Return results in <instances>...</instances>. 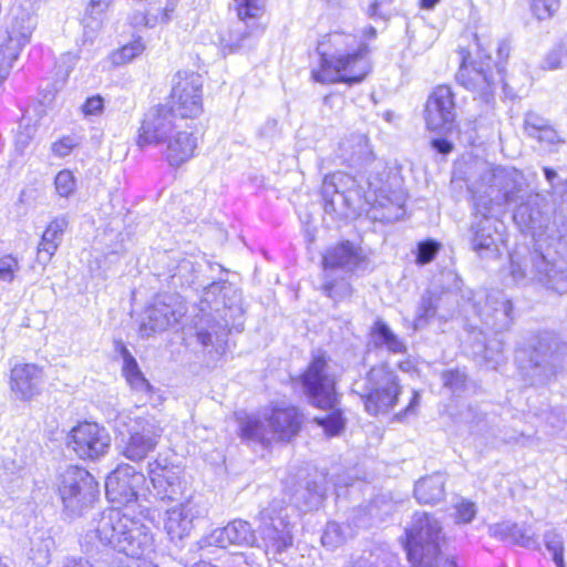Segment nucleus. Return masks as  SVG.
<instances>
[{"mask_svg": "<svg viewBox=\"0 0 567 567\" xmlns=\"http://www.w3.org/2000/svg\"><path fill=\"white\" fill-rule=\"evenodd\" d=\"M329 42L334 47V52L330 55L326 52L320 53V68L312 70V79L322 84L361 82L370 71L365 58L368 45L363 42L358 43L354 35L343 32L330 34Z\"/></svg>", "mask_w": 567, "mask_h": 567, "instance_id": "1", "label": "nucleus"}, {"mask_svg": "<svg viewBox=\"0 0 567 567\" xmlns=\"http://www.w3.org/2000/svg\"><path fill=\"white\" fill-rule=\"evenodd\" d=\"M300 380L309 402L321 410L329 411L326 416L315 417L317 424L330 436L339 434L344 426V421L338 408L334 374L324 352L319 350L312 352L311 361Z\"/></svg>", "mask_w": 567, "mask_h": 567, "instance_id": "2", "label": "nucleus"}, {"mask_svg": "<svg viewBox=\"0 0 567 567\" xmlns=\"http://www.w3.org/2000/svg\"><path fill=\"white\" fill-rule=\"evenodd\" d=\"M474 37L477 59L473 60L470 51L461 49V66L456 79L461 85L476 93L484 103L489 104L494 100L497 83L503 81L504 63L509 56L511 47L508 41H499L497 45L498 61L494 63L492 56L485 54L478 37L476 34Z\"/></svg>", "mask_w": 567, "mask_h": 567, "instance_id": "3", "label": "nucleus"}, {"mask_svg": "<svg viewBox=\"0 0 567 567\" xmlns=\"http://www.w3.org/2000/svg\"><path fill=\"white\" fill-rule=\"evenodd\" d=\"M470 189L474 200L484 196L487 206L495 209L524 200L529 194V184L523 172L514 167L486 166Z\"/></svg>", "mask_w": 567, "mask_h": 567, "instance_id": "4", "label": "nucleus"}, {"mask_svg": "<svg viewBox=\"0 0 567 567\" xmlns=\"http://www.w3.org/2000/svg\"><path fill=\"white\" fill-rule=\"evenodd\" d=\"M241 439L269 445L272 441H289L299 431L301 416L293 406H274L259 415L238 417Z\"/></svg>", "mask_w": 567, "mask_h": 567, "instance_id": "5", "label": "nucleus"}, {"mask_svg": "<svg viewBox=\"0 0 567 567\" xmlns=\"http://www.w3.org/2000/svg\"><path fill=\"white\" fill-rule=\"evenodd\" d=\"M214 288L221 291L223 286H208L204 288L203 299L200 300V308L198 315L195 317L194 327L196 330L197 341L203 346L204 349L212 348L217 357H221L226 351L227 336L231 329L240 331L243 329L241 321H233L231 323L227 319L228 312L233 317L236 315L241 318L243 310L239 307H224L223 310L216 308L214 313L208 310H213L209 305L208 296L215 293L210 291Z\"/></svg>", "mask_w": 567, "mask_h": 567, "instance_id": "6", "label": "nucleus"}, {"mask_svg": "<svg viewBox=\"0 0 567 567\" xmlns=\"http://www.w3.org/2000/svg\"><path fill=\"white\" fill-rule=\"evenodd\" d=\"M38 23L37 1L21 0L11 9L7 37L0 42V78L8 75L22 50L31 42Z\"/></svg>", "mask_w": 567, "mask_h": 567, "instance_id": "7", "label": "nucleus"}, {"mask_svg": "<svg viewBox=\"0 0 567 567\" xmlns=\"http://www.w3.org/2000/svg\"><path fill=\"white\" fill-rule=\"evenodd\" d=\"M441 524L427 513H415L405 528L404 548L414 567H436L440 554Z\"/></svg>", "mask_w": 567, "mask_h": 567, "instance_id": "8", "label": "nucleus"}, {"mask_svg": "<svg viewBox=\"0 0 567 567\" xmlns=\"http://www.w3.org/2000/svg\"><path fill=\"white\" fill-rule=\"evenodd\" d=\"M352 392L360 396L369 414L377 415L396 404L401 386L396 374L386 364H381L371 368L364 379L355 381Z\"/></svg>", "mask_w": 567, "mask_h": 567, "instance_id": "9", "label": "nucleus"}, {"mask_svg": "<svg viewBox=\"0 0 567 567\" xmlns=\"http://www.w3.org/2000/svg\"><path fill=\"white\" fill-rule=\"evenodd\" d=\"M56 491L63 514L74 518L82 516L96 501L99 484L85 468L68 466L58 477Z\"/></svg>", "mask_w": 567, "mask_h": 567, "instance_id": "10", "label": "nucleus"}, {"mask_svg": "<svg viewBox=\"0 0 567 567\" xmlns=\"http://www.w3.org/2000/svg\"><path fill=\"white\" fill-rule=\"evenodd\" d=\"M543 197L539 194H527L515 208L513 219L523 233H529L537 239L561 240L567 231L556 221V208L549 216L540 208Z\"/></svg>", "mask_w": 567, "mask_h": 567, "instance_id": "11", "label": "nucleus"}, {"mask_svg": "<svg viewBox=\"0 0 567 567\" xmlns=\"http://www.w3.org/2000/svg\"><path fill=\"white\" fill-rule=\"evenodd\" d=\"M286 508L280 501H274L259 513L261 545L267 555H279L293 544L292 526L284 514Z\"/></svg>", "mask_w": 567, "mask_h": 567, "instance_id": "12", "label": "nucleus"}, {"mask_svg": "<svg viewBox=\"0 0 567 567\" xmlns=\"http://www.w3.org/2000/svg\"><path fill=\"white\" fill-rule=\"evenodd\" d=\"M186 311V305L181 296H157L142 318L138 330L141 337L150 338L155 333L175 327L185 316Z\"/></svg>", "mask_w": 567, "mask_h": 567, "instance_id": "13", "label": "nucleus"}, {"mask_svg": "<svg viewBox=\"0 0 567 567\" xmlns=\"http://www.w3.org/2000/svg\"><path fill=\"white\" fill-rule=\"evenodd\" d=\"M560 240L537 239L529 252V272L539 282L567 281V260L559 254Z\"/></svg>", "mask_w": 567, "mask_h": 567, "instance_id": "14", "label": "nucleus"}, {"mask_svg": "<svg viewBox=\"0 0 567 567\" xmlns=\"http://www.w3.org/2000/svg\"><path fill=\"white\" fill-rule=\"evenodd\" d=\"M203 79L195 72H177L173 79L171 109L183 118L197 117L203 112Z\"/></svg>", "mask_w": 567, "mask_h": 567, "instance_id": "15", "label": "nucleus"}, {"mask_svg": "<svg viewBox=\"0 0 567 567\" xmlns=\"http://www.w3.org/2000/svg\"><path fill=\"white\" fill-rule=\"evenodd\" d=\"M207 515L208 508L203 502L188 497L185 502L166 509L164 530L169 540L177 544L189 537L196 522L204 519Z\"/></svg>", "mask_w": 567, "mask_h": 567, "instance_id": "16", "label": "nucleus"}, {"mask_svg": "<svg viewBox=\"0 0 567 567\" xmlns=\"http://www.w3.org/2000/svg\"><path fill=\"white\" fill-rule=\"evenodd\" d=\"M146 478L143 473L128 464H120L105 481V494L110 502L125 505L144 496Z\"/></svg>", "mask_w": 567, "mask_h": 567, "instance_id": "17", "label": "nucleus"}, {"mask_svg": "<svg viewBox=\"0 0 567 567\" xmlns=\"http://www.w3.org/2000/svg\"><path fill=\"white\" fill-rule=\"evenodd\" d=\"M68 446L82 460H97L111 446L109 432L95 422H82L68 436Z\"/></svg>", "mask_w": 567, "mask_h": 567, "instance_id": "18", "label": "nucleus"}, {"mask_svg": "<svg viewBox=\"0 0 567 567\" xmlns=\"http://www.w3.org/2000/svg\"><path fill=\"white\" fill-rule=\"evenodd\" d=\"M475 220L471 230L473 249L480 255L494 254L497 250V243L502 240L499 226H503L497 219L493 218L495 209L487 206L484 196L475 197Z\"/></svg>", "mask_w": 567, "mask_h": 567, "instance_id": "19", "label": "nucleus"}, {"mask_svg": "<svg viewBox=\"0 0 567 567\" xmlns=\"http://www.w3.org/2000/svg\"><path fill=\"white\" fill-rule=\"evenodd\" d=\"M133 517L130 507L107 508L93 519L89 532L93 533L102 545L110 546L120 553L122 538L125 533L127 534V527L132 526Z\"/></svg>", "mask_w": 567, "mask_h": 567, "instance_id": "20", "label": "nucleus"}, {"mask_svg": "<svg viewBox=\"0 0 567 567\" xmlns=\"http://www.w3.org/2000/svg\"><path fill=\"white\" fill-rule=\"evenodd\" d=\"M176 128L175 112L169 106L162 104L153 106L142 120L137 145L145 147L163 144Z\"/></svg>", "mask_w": 567, "mask_h": 567, "instance_id": "21", "label": "nucleus"}, {"mask_svg": "<svg viewBox=\"0 0 567 567\" xmlns=\"http://www.w3.org/2000/svg\"><path fill=\"white\" fill-rule=\"evenodd\" d=\"M234 2L237 16L245 23V28L237 29L230 34V52L254 45L256 35L262 31L258 19L265 10L264 0H234Z\"/></svg>", "mask_w": 567, "mask_h": 567, "instance_id": "22", "label": "nucleus"}, {"mask_svg": "<svg viewBox=\"0 0 567 567\" xmlns=\"http://www.w3.org/2000/svg\"><path fill=\"white\" fill-rule=\"evenodd\" d=\"M148 474L155 492L161 501H178L185 494V483L182 481V468L167 464L166 461L155 460L148 464Z\"/></svg>", "mask_w": 567, "mask_h": 567, "instance_id": "23", "label": "nucleus"}, {"mask_svg": "<svg viewBox=\"0 0 567 567\" xmlns=\"http://www.w3.org/2000/svg\"><path fill=\"white\" fill-rule=\"evenodd\" d=\"M198 545L200 548L210 546L219 548H226L228 546H259V544H257L256 533L250 523L243 519H234L225 527L212 530L199 539Z\"/></svg>", "mask_w": 567, "mask_h": 567, "instance_id": "24", "label": "nucleus"}, {"mask_svg": "<svg viewBox=\"0 0 567 567\" xmlns=\"http://www.w3.org/2000/svg\"><path fill=\"white\" fill-rule=\"evenodd\" d=\"M455 120L454 95L450 86L439 85L425 105L426 126L431 131H450Z\"/></svg>", "mask_w": 567, "mask_h": 567, "instance_id": "25", "label": "nucleus"}, {"mask_svg": "<svg viewBox=\"0 0 567 567\" xmlns=\"http://www.w3.org/2000/svg\"><path fill=\"white\" fill-rule=\"evenodd\" d=\"M527 355V364L522 365L523 373L536 382H545L557 373L559 368L558 357L553 352L547 342L538 341L530 352L520 351L518 360Z\"/></svg>", "mask_w": 567, "mask_h": 567, "instance_id": "26", "label": "nucleus"}, {"mask_svg": "<svg viewBox=\"0 0 567 567\" xmlns=\"http://www.w3.org/2000/svg\"><path fill=\"white\" fill-rule=\"evenodd\" d=\"M43 371L33 363H18L10 372V390L20 401H30L41 392Z\"/></svg>", "mask_w": 567, "mask_h": 567, "instance_id": "27", "label": "nucleus"}, {"mask_svg": "<svg viewBox=\"0 0 567 567\" xmlns=\"http://www.w3.org/2000/svg\"><path fill=\"white\" fill-rule=\"evenodd\" d=\"M120 553L127 557L141 559L154 550V537L150 526L142 518L133 517L132 526L127 527L122 538Z\"/></svg>", "mask_w": 567, "mask_h": 567, "instance_id": "28", "label": "nucleus"}, {"mask_svg": "<svg viewBox=\"0 0 567 567\" xmlns=\"http://www.w3.org/2000/svg\"><path fill=\"white\" fill-rule=\"evenodd\" d=\"M322 264L326 269L355 271L364 267L367 262L362 249L351 241L344 240L326 250L322 256Z\"/></svg>", "mask_w": 567, "mask_h": 567, "instance_id": "29", "label": "nucleus"}, {"mask_svg": "<svg viewBox=\"0 0 567 567\" xmlns=\"http://www.w3.org/2000/svg\"><path fill=\"white\" fill-rule=\"evenodd\" d=\"M117 422L125 432H137L138 436L150 437L157 444L163 435L161 421L150 413L137 414L135 411H122L117 415Z\"/></svg>", "mask_w": 567, "mask_h": 567, "instance_id": "30", "label": "nucleus"}, {"mask_svg": "<svg viewBox=\"0 0 567 567\" xmlns=\"http://www.w3.org/2000/svg\"><path fill=\"white\" fill-rule=\"evenodd\" d=\"M166 148L163 153L168 165L179 167L194 156L197 147V138L192 132L176 131L164 142Z\"/></svg>", "mask_w": 567, "mask_h": 567, "instance_id": "31", "label": "nucleus"}, {"mask_svg": "<svg viewBox=\"0 0 567 567\" xmlns=\"http://www.w3.org/2000/svg\"><path fill=\"white\" fill-rule=\"evenodd\" d=\"M512 310L511 300L503 296H488L484 307L480 309V315L484 318L487 327L495 330V332H501L507 330L513 323Z\"/></svg>", "mask_w": 567, "mask_h": 567, "instance_id": "32", "label": "nucleus"}, {"mask_svg": "<svg viewBox=\"0 0 567 567\" xmlns=\"http://www.w3.org/2000/svg\"><path fill=\"white\" fill-rule=\"evenodd\" d=\"M69 225L66 215L55 217L45 228L38 247V260L42 264L48 262L55 254L63 237V233Z\"/></svg>", "mask_w": 567, "mask_h": 567, "instance_id": "33", "label": "nucleus"}, {"mask_svg": "<svg viewBox=\"0 0 567 567\" xmlns=\"http://www.w3.org/2000/svg\"><path fill=\"white\" fill-rule=\"evenodd\" d=\"M524 128L526 134L537 140L544 147L553 151V147L561 143L560 136L557 131L549 125L548 121L534 112H528L525 115Z\"/></svg>", "mask_w": 567, "mask_h": 567, "instance_id": "34", "label": "nucleus"}, {"mask_svg": "<svg viewBox=\"0 0 567 567\" xmlns=\"http://www.w3.org/2000/svg\"><path fill=\"white\" fill-rule=\"evenodd\" d=\"M544 177L549 185V194L555 199L559 198L556 205V221L567 231V178L561 177L554 168L543 167Z\"/></svg>", "mask_w": 567, "mask_h": 567, "instance_id": "35", "label": "nucleus"}, {"mask_svg": "<svg viewBox=\"0 0 567 567\" xmlns=\"http://www.w3.org/2000/svg\"><path fill=\"white\" fill-rule=\"evenodd\" d=\"M338 192L352 194L354 198L360 199L364 195L365 189L358 177L343 172H337L326 176L321 194L327 196Z\"/></svg>", "mask_w": 567, "mask_h": 567, "instance_id": "36", "label": "nucleus"}, {"mask_svg": "<svg viewBox=\"0 0 567 567\" xmlns=\"http://www.w3.org/2000/svg\"><path fill=\"white\" fill-rule=\"evenodd\" d=\"M120 353L123 359L122 371L126 382L135 392L150 396L153 391V386L143 375L135 358L123 344L121 346Z\"/></svg>", "mask_w": 567, "mask_h": 567, "instance_id": "37", "label": "nucleus"}, {"mask_svg": "<svg viewBox=\"0 0 567 567\" xmlns=\"http://www.w3.org/2000/svg\"><path fill=\"white\" fill-rule=\"evenodd\" d=\"M446 477L443 473H434L422 477L414 487L415 498L420 503L432 504L443 499Z\"/></svg>", "mask_w": 567, "mask_h": 567, "instance_id": "38", "label": "nucleus"}, {"mask_svg": "<svg viewBox=\"0 0 567 567\" xmlns=\"http://www.w3.org/2000/svg\"><path fill=\"white\" fill-rule=\"evenodd\" d=\"M123 437L121 453L124 457L132 462H142L157 447V443L151 441L150 437L138 436V433L125 432Z\"/></svg>", "mask_w": 567, "mask_h": 567, "instance_id": "39", "label": "nucleus"}, {"mask_svg": "<svg viewBox=\"0 0 567 567\" xmlns=\"http://www.w3.org/2000/svg\"><path fill=\"white\" fill-rule=\"evenodd\" d=\"M492 536L519 545L522 547L532 548L537 545V540L533 535L527 534L526 529L512 522H503L489 527Z\"/></svg>", "mask_w": 567, "mask_h": 567, "instance_id": "40", "label": "nucleus"}, {"mask_svg": "<svg viewBox=\"0 0 567 567\" xmlns=\"http://www.w3.org/2000/svg\"><path fill=\"white\" fill-rule=\"evenodd\" d=\"M340 148L342 157L351 166L368 162L372 155L364 135H353L349 140L341 142Z\"/></svg>", "mask_w": 567, "mask_h": 567, "instance_id": "41", "label": "nucleus"}, {"mask_svg": "<svg viewBox=\"0 0 567 567\" xmlns=\"http://www.w3.org/2000/svg\"><path fill=\"white\" fill-rule=\"evenodd\" d=\"M371 340L375 347L385 348L392 353H403L406 350L404 342L382 320L374 322L371 330Z\"/></svg>", "mask_w": 567, "mask_h": 567, "instance_id": "42", "label": "nucleus"}, {"mask_svg": "<svg viewBox=\"0 0 567 567\" xmlns=\"http://www.w3.org/2000/svg\"><path fill=\"white\" fill-rule=\"evenodd\" d=\"M54 539L48 532H40L33 535L30 539L29 558L37 566H45L50 563L51 551L54 547Z\"/></svg>", "mask_w": 567, "mask_h": 567, "instance_id": "43", "label": "nucleus"}, {"mask_svg": "<svg viewBox=\"0 0 567 567\" xmlns=\"http://www.w3.org/2000/svg\"><path fill=\"white\" fill-rule=\"evenodd\" d=\"M355 530L350 524H338L330 522L327 524L321 537L324 547L333 550L343 545L349 538L353 537Z\"/></svg>", "mask_w": 567, "mask_h": 567, "instance_id": "44", "label": "nucleus"}, {"mask_svg": "<svg viewBox=\"0 0 567 567\" xmlns=\"http://www.w3.org/2000/svg\"><path fill=\"white\" fill-rule=\"evenodd\" d=\"M368 190L379 194L381 197H386L390 192L389 172L382 162H373L367 177Z\"/></svg>", "mask_w": 567, "mask_h": 567, "instance_id": "45", "label": "nucleus"}, {"mask_svg": "<svg viewBox=\"0 0 567 567\" xmlns=\"http://www.w3.org/2000/svg\"><path fill=\"white\" fill-rule=\"evenodd\" d=\"M322 199L326 214H336L340 217L347 216L348 210L353 208L355 202L359 200L352 194L341 192L322 196Z\"/></svg>", "mask_w": 567, "mask_h": 567, "instance_id": "46", "label": "nucleus"}, {"mask_svg": "<svg viewBox=\"0 0 567 567\" xmlns=\"http://www.w3.org/2000/svg\"><path fill=\"white\" fill-rule=\"evenodd\" d=\"M145 50V44L141 38L133 40L132 42L123 45L118 50L112 52L110 55L113 65H123L130 63L135 58L141 55Z\"/></svg>", "mask_w": 567, "mask_h": 567, "instance_id": "47", "label": "nucleus"}, {"mask_svg": "<svg viewBox=\"0 0 567 567\" xmlns=\"http://www.w3.org/2000/svg\"><path fill=\"white\" fill-rule=\"evenodd\" d=\"M112 3L113 0H90L84 19L86 27L93 30L101 28L104 16Z\"/></svg>", "mask_w": 567, "mask_h": 567, "instance_id": "48", "label": "nucleus"}, {"mask_svg": "<svg viewBox=\"0 0 567 567\" xmlns=\"http://www.w3.org/2000/svg\"><path fill=\"white\" fill-rule=\"evenodd\" d=\"M177 3L178 0H156L148 4L147 11L156 18V25L166 24L174 18Z\"/></svg>", "mask_w": 567, "mask_h": 567, "instance_id": "49", "label": "nucleus"}, {"mask_svg": "<svg viewBox=\"0 0 567 567\" xmlns=\"http://www.w3.org/2000/svg\"><path fill=\"white\" fill-rule=\"evenodd\" d=\"M436 301L437 300L434 299L433 292L426 291V293L422 297V301L414 322V329L422 328L426 323V320L434 316Z\"/></svg>", "mask_w": 567, "mask_h": 567, "instance_id": "50", "label": "nucleus"}, {"mask_svg": "<svg viewBox=\"0 0 567 567\" xmlns=\"http://www.w3.org/2000/svg\"><path fill=\"white\" fill-rule=\"evenodd\" d=\"M441 248V244L434 239L420 241L416 247V262L425 265L431 262Z\"/></svg>", "mask_w": 567, "mask_h": 567, "instance_id": "51", "label": "nucleus"}, {"mask_svg": "<svg viewBox=\"0 0 567 567\" xmlns=\"http://www.w3.org/2000/svg\"><path fill=\"white\" fill-rule=\"evenodd\" d=\"M386 556L382 549L364 551L353 561L352 567H384Z\"/></svg>", "mask_w": 567, "mask_h": 567, "instance_id": "52", "label": "nucleus"}, {"mask_svg": "<svg viewBox=\"0 0 567 567\" xmlns=\"http://www.w3.org/2000/svg\"><path fill=\"white\" fill-rule=\"evenodd\" d=\"M55 190L61 197H69L75 189V178L71 171H60L54 179Z\"/></svg>", "mask_w": 567, "mask_h": 567, "instance_id": "53", "label": "nucleus"}, {"mask_svg": "<svg viewBox=\"0 0 567 567\" xmlns=\"http://www.w3.org/2000/svg\"><path fill=\"white\" fill-rule=\"evenodd\" d=\"M565 64H567V48L563 44H558L547 53L543 62V68L557 70Z\"/></svg>", "mask_w": 567, "mask_h": 567, "instance_id": "54", "label": "nucleus"}, {"mask_svg": "<svg viewBox=\"0 0 567 567\" xmlns=\"http://www.w3.org/2000/svg\"><path fill=\"white\" fill-rule=\"evenodd\" d=\"M484 360L486 364L492 369H496L504 362L502 341L493 340L485 346Z\"/></svg>", "mask_w": 567, "mask_h": 567, "instance_id": "55", "label": "nucleus"}, {"mask_svg": "<svg viewBox=\"0 0 567 567\" xmlns=\"http://www.w3.org/2000/svg\"><path fill=\"white\" fill-rule=\"evenodd\" d=\"M19 270L18 259L11 255L0 258V280L11 282L16 280V274Z\"/></svg>", "mask_w": 567, "mask_h": 567, "instance_id": "56", "label": "nucleus"}, {"mask_svg": "<svg viewBox=\"0 0 567 567\" xmlns=\"http://www.w3.org/2000/svg\"><path fill=\"white\" fill-rule=\"evenodd\" d=\"M560 0H532V8L538 19L550 18L559 8Z\"/></svg>", "mask_w": 567, "mask_h": 567, "instance_id": "57", "label": "nucleus"}, {"mask_svg": "<svg viewBox=\"0 0 567 567\" xmlns=\"http://www.w3.org/2000/svg\"><path fill=\"white\" fill-rule=\"evenodd\" d=\"M456 509V523L467 524L473 520L476 515V505L473 502L463 499L455 506Z\"/></svg>", "mask_w": 567, "mask_h": 567, "instance_id": "58", "label": "nucleus"}, {"mask_svg": "<svg viewBox=\"0 0 567 567\" xmlns=\"http://www.w3.org/2000/svg\"><path fill=\"white\" fill-rule=\"evenodd\" d=\"M128 21H130L131 25H133L134 28H141V27L154 28V27H156V18L152 17V14L150 13V11H147V9L145 11L133 12L128 18Z\"/></svg>", "mask_w": 567, "mask_h": 567, "instance_id": "59", "label": "nucleus"}, {"mask_svg": "<svg viewBox=\"0 0 567 567\" xmlns=\"http://www.w3.org/2000/svg\"><path fill=\"white\" fill-rule=\"evenodd\" d=\"M79 61V55L73 52L63 53L58 61V72L64 78L69 76Z\"/></svg>", "mask_w": 567, "mask_h": 567, "instance_id": "60", "label": "nucleus"}, {"mask_svg": "<svg viewBox=\"0 0 567 567\" xmlns=\"http://www.w3.org/2000/svg\"><path fill=\"white\" fill-rule=\"evenodd\" d=\"M444 386L452 391H458L465 383V375L458 371H445L442 374Z\"/></svg>", "mask_w": 567, "mask_h": 567, "instance_id": "61", "label": "nucleus"}, {"mask_svg": "<svg viewBox=\"0 0 567 567\" xmlns=\"http://www.w3.org/2000/svg\"><path fill=\"white\" fill-rule=\"evenodd\" d=\"M104 109V100L101 95L87 97L82 105V112L86 116L100 115Z\"/></svg>", "mask_w": 567, "mask_h": 567, "instance_id": "62", "label": "nucleus"}, {"mask_svg": "<svg viewBox=\"0 0 567 567\" xmlns=\"http://www.w3.org/2000/svg\"><path fill=\"white\" fill-rule=\"evenodd\" d=\"M545 545L547 549L553 554V559L555 563L560 561V556H563V544L557 535L555 534H546L545 535Z\"/></svg>", "mask_w": 567, "mask_h": 567, "instance_id": "63", "label": "nucleus"}, {"mask_svg": "<svg viewBox=\"0 0 567 567\" xmlns=\"http://www.w3.org/2000/svg\"><path fill=\"white\" fill-rule=\"evenodd\" d=\"M74 146L75 143L73 138L70 136H64L52 144V152L59 157H65L71 153Z\"/></svg>", "mask_w": 567, "mask_h": 567, "instance_id": "64", "label": "nucleus"}]
</instances>
